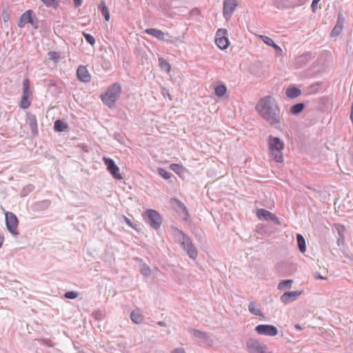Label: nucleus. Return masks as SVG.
<instances>
[{"label": "nucleus", "instance_id": "obj_1", "mask_svg": "<svg viewBox=\"0 0 353 353\" xmlns=\"http://www.w3.org/2000/svg\"><path fill=\"white\" fill-rule=\"evenodd\" d=\"M256 112L270 125L279 128L281 123V114L276 100L271 96L261 98L255 106Z\"/></svg>", "mask_w": 353, "mask_h": 353}, {"label": "nucleus", "instance_id": "obj_2", "mask_svg": "<svg viewBox=\"0 0 353 353\" xmlns=\"http://www.w3.org/2000/svg\"><path fill=\"white\" fill-rule=\"evenodd\" d=\"M173 234L176 241L178 242L185 250H186L189 256L191 259H195L197 256L198 252L196 248L192 245L188 237L185 236L183 232L177 229L174 230Z\"/></svg>", "mask_w": 353, "mask_h": 353}, {"label": "nucleus", "instance_id": "obj_3", "mask_svg": "<svg viewBox=\"0 0 353 353\" xmlns=\"http://www.w3.org/2000/svg\"><path fill=\"white\" fill-rule=\"evenodd\" d=\"M121 93V85L115 83L107 89L105 93L101 94V100L107 106L112 108L120 97Z\"/></svg>", "mask_w": 353, "mask_h": 353}, {"label": "nucleus", "instance_id": "obj_4", "mask_svg": "<svg viewBox=\"0 0 353 353\" xmlns=\"http://www.w3.org/2000/svg\"><path fill=\"white\" fill-rule=\"evenodd\" d=\"M268 145L271 157L278 163L283 161L282 151L284 148L283 142L278 137L270 136Z\"/></svg>", "mask_w": 353, "mask_h": 353}, {"label": "nucleus", "instance_id": "obj_5", "mask_svg": "<svg viewBox=\"0 0 353 353\" xmlns=\"http://www.w3.org/2000/svg\"><path fill=\"white\" fill-rule=\"evenodd\" d=\"M246 350L249 353H270L264 343L254 339L247 340Z\"/></svg>", "mask_w": 353, "mask_h": 353}, {"label": "nucleus", "instance_id": "obj_6", "mask_svg": "<svg viewBox=\"0 0 353 353\" xmlns=\"http://www.w3.org/2000/svg\"><path fill=\"white\" fill-rule=\"evenodd\" d=\"M6 223L8 231L14 236L19 234L17 227L19 224L16 215L10 212L6 213Z\"/></svg>", "mask_w": 353, "mask_h": 353}, {"label": "nucleus", "instance_id": "obj_7", "mask_svg": "<svg viewBox=\"0 0 353 353\" xmlns=\"http://www.w3.org/2000/svg\"><path fill=\"white\" fill-rule=\"evenodd\" d=\"M216 44L221 49H226L229 45L230 41L228 38V31L226 29H219L216 34Z\"/></svg>", "mask_w": 353, "mask_h": 353}, {"label": "nucleus", "instance_id": "obj_8", "mask_svg": "<svg viewBox=\"0 0 353 353\" xmlns=\"http://www.w3.org/2000/svg\"><path fill=\"white\" fill-rule=\"evenodd\" d=\"M145 214L150 225L156 230L159 228L162 222L160 214L154 210H147Z\"/></svg>", "mask_w": 353, "mask_h": 353}, {"label": "nucleus", "instance_id": "obj_9", "mask_svg": "<svg viewBox=\"0 0 353 353\" xmlns=\"http://www.w3.org/2000/svg\"><path fill=\"white\" fill-rule=\"evenodd\" d=\"M259 334L274 336L278 334L277 328L272 325H259L255 327Z\"/></svg>", "mask_w": 353, "mask_h": 353}, {"label": "nucleus", "instance_id": "obj_10", "mask_svg": "<svg viewBox=\"0 0 353 353\" xmlns=\"http://www.w3.org/2000/svg\"><path fill=\"white\" fill-rule=\"evenodd\" d=\"M103 161L108 168L109 172L112 174L114 178L121 180L123 179L121 174L119 173V167L114 163V161L111 159L103 157Z\"/></svg>", "mask_w": 353, "mask_h": 353}, {"label": "nucleus", "instance_id": "obj_11", "mask_svg": "<svg viewBox=\"0 0 353 353\" xmlns=\"http://www.w3.org/2000/svg\"><path fill=\"white\" fill-rule=\"evenodd\" d=\"M257 217L260 220H271L273 222H274L276 225H280L281 223L279 220V219L276 217V216L270 212L264 210V209H259L256 212Z\"/></svg>", "mask_w": 353, "mask_h": 353}, {"label": "nucleus", "instance_id": "obj_12", "mask_svg": "<svg viewBox=\"0 0 353 353\" xmlns=\"http://www.w3.org/2000/svg\"><path fill=\"white\" fill-rule=\"evenodd\" d=\"M302 291H292L285 292L280 297L281 301L285 305L292 303L296 300L299 296L302 294Z\"/></svg>", "mask_w": 353, "mask_h": 353}, {"label": "nucleus", "instance_id": "obj_13", "mask_svg": "<svg viewBox=\"0 0 353 353\" xmlns=\"http://www.w3.org/2000/svg\"><path fill=\"white\" fill-rule=\"evenodd\" d=\"M237 6L238 4L236 1H224L223 14L226 21L230 20L233 11Z\"/></svg>", "mask_w": 353, "mask_h": 353}, {"label": "nucleus", "instance_id": "obj_14", "mask_svg": "<svg viewBox=\"0 0 353 353\" xmlns=\"http://www.w3.org/2000/svg\"><path fill=\"white\" fill-rule=\"evenodd\" d=\"M344 18L341 12L338 14L337 21L330 33L331 37L338 36L343 29Z\"/></svg>", "mask_w": 353, "mask_h": 353}, {"label": "nucleus", "instance_id": "obj_15", "mask_svg": "<svg viewBox=\"0 0 353 353\" xmlns=\"http://www.w3.org/2000/svg\"><path fill=\"white\" fill-rule=\"evenodd\" d=\"M145 32L147 34L152 35L159 40L169 41V40L166 38L168 36V34L164 33L163 31L160 30L156 28H148L146 29Z\"/></svg>", "mask_w": 353, "mask_h": 353}, {"label": "nucleus", "instance_id": "obj_16", "mask_svg": "<svg viewBox=\"0 0 353 353\" xmlns=\"http://www.w3.org/2000/svg\"><path fill=\"white\" fill-rule=\"evenodd\" d=\"M32 11L31 10H27L26 12H24L18 23V26L21 28H22L26 23H31L33 25V20L32 18Z\"/></svg>", "mask_w": 353, "mask_h": 353}, {"label": "nucleus", "instance_id": "obj_17", "mask_svg": "<svg viewBox=\"0 0 353 353\" xmlns=\"http://www.w3.org/2000/svg\"><path fill=\"white\" fill-rule=\"evenodd\" d=\"M79 79L83 82H89L91 77L85 66H79L77 71Z\"/></svg>", "mask_w": 353, "mask_h": 353}, {"label": "nucleus", "instance_id": "obj_18", "mask_svg": "<svg viewBox=\"0 0 353 353\" xmlns=\"http://www.w3.org/2000/svg\"><path fill=\"white\" fill-rule=\"evenodd\" d=\"M27 118H28V122L30 126L32 133L34 134L37 135L38 133V130H37V119H36L35 116L28 114L27 115Z\"/></svg>", "mask_w": 353, "mask_h": 353}, {"label": "nucleus", "instance_id": "obj_19", "mask_svg": "<svg viewBox=\"0 0 353 353\" xmlns=\"http://www.w3.org/2000/svg\"><path fill=\"white\" fill-rule=\"evenodd\" d=\"M311 59V54L310 53H305L300 57L296 58V65L298 68H301L304 65L309 59Z\"/></svg>", "mask_w": 353, "mask_h": 353}, {"label": "nucleus", "instance_id": "obj_20", "mask_svg": "<svg viewBox=\"0 0 353 353\" xmlns=\"http://www.w3.org/2000/svg\"><path fill=\"white\" fill-rule=\"evenodd\" d=\"M301 93V90L295 87H289L285 92L287 97L291 99L299 97Z\"/></svg>", "mask_w": 353, "mask_h": 353}, {"label": "nucleus", "instance_id": "obj_21", "mask_svg": "<svg viewBox=\"0 0 353 353\" xmlns=\"http://www.w3.org/2000/svg\"><path fill=\"white\" fill-rule=\"evenodd\" d=\"M131 320L136 324H140L143 321V316L139 310H134L130 314Z\"/></svg>", "mask_w": 353, "mask_h": 353}, {"label": "nucleus", "instance_id": "obj_22", "mask_svg": "<svg viewBox=\"0 0 353 353\" xmlns=\"http://www.w3.org/2000/svg\"><path fill=\"white\" fill-rule=\"evenodd\" d=\"M214 92L216 97H223L227 92L226 86L223 83L219 84L214 88Z\"/></svg>", "mask_w": 353, "mask_h": 353}, {"label": "nucleus", "instance_id": "obj_23", "mask_svg": "<svg viewBox=\"0 0 353 353\" xmlns=\"http://www.w3.org/2000/svg\"><path fill=\"white\" fill-rule=\"evenodd\" d=\"M200 343H203L209 347L212 345L213 340L206 333L200 332Z\"/></svg>", "mask_w": 353, "mask_h": 353}, {"label": "nucleus", "instance_id": "obj_24", "mask_svg": "<svg viewBox=\"0 0 353 353\" xmlns=\"http://www.w3.org/2000/svg\"><path fill=\"white\" fill-rule=\"evenodd\" d=\"M296 240L299 250L303 253L306 250L305 241L301 234H297Z\"/></svg>", "mask_w": 353, "mask_h": 353}, {"label": "nucleus", "instance_id": "obj_25", "mask_svg": "<svg viewBox=\"0 0 353 353\" xmlns=\"http://www.w3.org/2000/svg\"><path fill=\"white\" fill-rule=\"evenodd\" d=\"M172 205L174 206V208L176 209V210L181 211V212H184L185 214H187L186 208L181 201H179L177 199H174L172 200Z\"/></svg>", "mask_w": 353, "mask_h": 353}, {"label": "nucleus", "instance_id": "obj_26", "mask_svg": "<svg viewBox=\"0 0 353 353\" xmlns=\"http://www.w3.org/2000/svg\"><path fill=\"white\" fill-rule=\"evenodd\" d=\"M99 9L101 10V14L104 17L105 21H108L110 20L109 10L103 2H101L99 6Z\"/></svg>", "mask_w": 353, "mask_h": 353}, {"label": "nucleus", "instance_id": "obj_27", "mask_svg": "<svg viewBox=\"0 0 353 353\" xmlns=\"http://www.w3.org/2000/svg\"><path fill=\"white\" fill-rule=\"evenodd\" d=\"M54 128L57 132H63L68 128V125L63 121L57 120L54 123Z\"/></svg>", "mask_w": 353, "mask_h": 353}, {"label": "nucleus", "instance_id": "obj_28", "mask_svg": "<svg viewBox=\"0 0 353 353\" xmlns=\"http://www.w3.org/2000/svg\"><path fill=\"white\" fill-rule=\"evenodd\" d=\"M255 36H256V37L261 39L264 43H265L268 46L272 47L275 43L271 38H270L267 36L257 34H256Z\"/></svg>", "mask_w": 353, "mask_h": 353}, {"label": "nucleus", "instance_id": "obj_29", "mask_svg": "<svg viewBox=\"0 0 353 353\" xmlns=\"http://www.w3.org/2000/svg\"><path fill=\"white\" fill-rule=\"evenodd\" d=\"M248 309H249V311L254 315H256V316L262 315L260 309L257 307V305L255 303H250L248 305Z\"/></svg>", "mask_w": 353, "mask_h": 353}, {"label": "nucleus", "instance_id": "obj_30", "mask_svg": "<svg viewBox=\"0 0 353 353\" xmlns=\"http://www.w3.org/2000/svg\"><path fill=\"white\" fill-rule=\"evenodd\" d=\"M293 281L291 279L283 280L281 281L278 285V290H284L286 288H290Z\"/></svg>", "mask_w": 353, "mask_h": 353}, {"label": "nucleus", "instance_id": "obj_31", "mask_svg": "<svg viewBox=\"0 0 353 353\" xmlns=\"http://www.w3.org/2000/svg\"><path fill=\"white\" fill-rule=\"evenodd\" d=\"M304 108V104L302 103H296L292 105L290 108V112L293 114L300 113Z\"/></svg>", "mask_w": 353, "mask_h": 353}, {"label": "nucleus", "instance_id": "obj_32", "mask_svg": "<svg viewBox=\"0 0 353 353\" xmlns=\"http://www.w3.org/2000/svg\"><path fill=\"white\" fill-rule=\"evenodd\" d=\"M288 2L289 1H274V6L279 10L292 8L294 6V5L285 3Z\"/></svg>", "mask_w": 353, "mask_h": 353}, {"label": "nucleus", "instance_id": "obj_33", "mask_svg": "<svg viewBox=\"0 0 353 353\" xmlns=\"http://www.w3.org/2000/svg\"><path fill=\"white\" fill-rule=\"evenodd\" d=\"M30 94L29 80L26 79L23 81V95L29 97Z\"/></svg>", "mask_w": 353, "mask_h": 353}, {"label": "nucleus", "instance_id": "obj_34", "mask_svg": "<svg viewBox=\"0 0 353 353\" xmlns=\"http://www.w3.org/2000/svg\"><path fill=\"white\" fill-rule=\"evenodd\" d=\"M141 272L145 277H148L151 275L152 270L148 265L143 264L141 266Z\"/></svg>", "mask_w": 353, "mask_h": 353}, {"label": "nucleus", "instance_id": "obj_35", "mask_svg": "<svg viewBox=\"0 0 353 353\" xmlns=\"http://www.w3.org/2000/svg\"><path fill=\"white\" fill-rule=\"evenodd\" d=\"M159 65L161 68L163 70H165L167 72H169L170 71L171 67L168 61L164 60L163 58H159Z\"/></svg>", "mask_w": 353, "mask_h": 353}, {"label": "nucleus", "instance_id": "obj_36", "mask_svg": "<svg viewBox=\"0 0 353 353\" xmlns=\"http://www.w3.org/2000/svg\"><path fill=\"white\" fill-rule=\"evenodd\" d=\"M49 59L57 63L60 59V54L56 52L51 51L48 53Z\"/></svg>", "mask_w": 353, "mask_h": 353}, {"label": "nucleus", "instance_id": "obj_37", "mask_svg": "<svg viewBox=\"0 0 353 353\" xmlns=\"http://www.w3.org/2000/svg\"><path fill=\"white\" fill-rule=\"evenodd\" d=\"M28 97H28V96H23V95L22 96L21 103H20L21 108H22L23 109H26L30 106V103L28 100Z\"/></svg>", "mask_w": 353, "mask_h": 353}, {"label": "nucleus", "instance_id": "obj_38", "mask_svg": "<svg viewBox=\"0 0 353 353\" xmlns=\"http://www.w3.org/2000/svg\"><path fill=\"white\" fill-rule=\"evenodd\" d=\"M159 174L165 179H170L172 175V173L161 168L159 170Z\"/></svg>", "mask_w": 353, "mask_h": 353}, {"label": "nucleus", "instance_id": "obj_39", "mask_svg": "<svg viewBox=\"0 0 353 353\" xmlns=\"http://www.w3.org/2000/svg\"><path fill=\"white\" fill-rule=\"evenodd\" d=\"M83 34L87 42H88L90 45L94 46L95 43V39L90 34L85 32Z\"/></svg>", "mask_w": 353, "mask_h": 353}, {"label": "nucleus", "instance_id": "obj_40", "mask_svg": "<svg viewBox=\"0 0 353 353\" xmlns=\"http://www.w3.org/2000/svg\"><path fill=\"white\" fill-rule=\"evenodd\" d=\"M64 296L68 299H74L78 296V293L74 291H69L65 293Z\"/></svg>", "mask_w": 353, "mask_h": 353}, {"label": "nucleus", "instance_id": "obj_41", "mask_svg": "<svg viewBox=\"0 0 353 353\" xmlns=\"http://www.w3.org/2000/svg\"><path fill=\"white\" fill-rule=\"evenodd\" d=\"M46 6L56 9L59 6L58 1H43Z\"/></svg>", "mask_w": 353, "mask_h": 353}, {"label": "nucleus", "instance_id": "obj_42", "mask_svg": "<svg viewBox=\"0 0 353 353\" xmlns=\"http://www.w3.org/2000/svg\"><path fill=\"white\" fill-rule=\"evenodd\" d=\"M272 48L276 50V55H279L282 52V49L276 43L272 46Z\"/></svg>", "mask_w": 353, "mask_h": 353}, {"label": "nucleus", "instance_id": "obj_43", "mask_svg": "<svg viewBox=\"0 0 353 353\" xmlns=\"http://www.w3.org/2000/svg\"><path fill=\"white\" fill-rule=\"evenodd\" d=\"M170 167L174 172H178L181 169V167L177 164H172Z\"/></svg>", "mask_w": 353, "mask_h": 353}, {"label": "nucleus", "instance_id": "obj_44", "mask_svg": "<svg viewBox=\"0 0 353 353\" xmlns=\"http://www.w3.org/2000/svg\"><path fill=\"white\" fill-rule=\"evenodd\" d=\"M171 353H185V352L183 348L179 347L172 351Z\"/></svg>", "mask_w": 353, "mask_h": 353}, {"label": "nucleus", "instance_id": "obj_45", "mask_svg": "<svg viewBox=\"0 0 353 353\" xmlns=\"http://www.w3.org/2000/svg\"><path fill=\"white\" fill-rule=\"evenodd\" d=\"M318 3H319V1H312L311 8H312V10L313 12H315L316 10L317 9Z\"/></svg>", "mask_w": 353, "mask_h": 353}, {"label": "nucleus", "instance_id": "obj_46", "mask_svg": "<svg viewBox=\"0 0 353 353\" xmlns=\"http://www.w3.org/2000/svg\"><path fill=\"white\" fill-rule=\"evenodd\" d=\"M314 278L316 279H323V280H325L327 278L326 277H324L323 276H321L319 273L318 272H316L314 275Z\"/></svg>", "mask_w": 353, "mask_h": 353}, {"label": "nucleus", "instance_id": "obj_47", "mask_svg": "<svg viewBox=\"0 0 353 353\" xmlns=\"http://www.w3.org/2000/svg\"><path fill=\"white\" fill-rule=\"evenodd\" d=\"M123 219H124V220H125V223H126L129 226L132 227V222H131V221H130L128 218H127L126 216H123Z\"/></svg>", "mask_w": 353, "mask_h": 353}, {"label": "nucleus", "instance_id": "obj_48", "mask_svg": "<svg viewBox=\"0 0 353 353\" xmlns=\"http://www.w3.org/2000/svg\"><path fill=\"white\" fill-rule=\"evenodd\" d=\"M2 16H3V21H4L5 22L8 21V20L9 17H8V15L7 14V13L3 12V14H2Z\"/></svg>", "mask_w": 353, "mask_h": 353}, {"label": "nucleus", "instance_id": "obj_49", "mask_svg": "<svg viewBox=\"0 0 353 353\" xmlns=\"http://www.w3.org/2000/svg\"><path fill=\"white\" fill-rule=\"evenodd\" d=\"M81 4V1H74V5H75V7L77 8V7H79Z\"/></svg>", "mask_w": 353, "mask_h": 353}, {"label": "nucleus", "instance_id": "obj_50", "mask_svg": "<svg viewBox=\"0 0 353 353\" xmlns=\"http://www.w3.org/2000/svg\"><path fill=\"white\" fill-rule=\"evenodd\" d=\"M158 324L161 326H165V323L163 321H159Z\"/></svg>", "mask_w": 353, "mask_h": 353}, {"label": "nucleus", "instance_id": "obj_51", "mask_svg": "<svg viewBox=\"0 0 353 353\" xmlns=\"http://www.w3.org/2000/svg\"><path fill=\"white\" fill-rule=\"evenodd\" d=\"M3 238L0 235V248L2 245Z\"/></svg>", "mask_w": 353, "mask_h": 353}, {"label": "nucleus", "instance_id": "obj_52", "mask_svg": "<svg viewBox=\"0 0 353 353\" xmlns=\"http://www.w3.org/2000/svg\"><path fill=\"white\" fill-rule=\"evenodd\" d=\"M295 327H296V329L301 330V327H300L299 325H295Z\"/></svg>", "mask_w": 353, "mask_h": 353}, {"label": "nucleus", "instance_id": "obj_53", "mask_svg": "<svg viewBox=\"0 0 353 353\" xmlns=\"http://www.w3.org/2000/svg\"><path fill=\"white\" fill-rule=\"evenodd\" d=\"M343 231V228H342V230H339V233L340 235H341V232Z\"/></svg>", "mask_w": 353, "mask_h": 353}, {"label": "nucleus", "instance_id": "obj_54", "mask_svg": "<svg viewBox=\"0 0 353 353\" xmlns=\"http://www.w3.org/2000/svg\"><path fill=\"white\" fill-rule=\"evenodd\" d=\"M343 231V228H342V230H339V233L340 235H341V232Z\"/></svg>", "mask_w": 353, "mask_h": 353}, {"label": "nucleus", "instance_id": "obj_55", "mask_svg": "<svg viewBox=\"0 0 353 353\" xmlns=\"http://www.w3.org/2000/svg\"><path fill=\"white\" fill-rule=\"evenodd\" d=\"M168 97H169L170 99L171 100V99H172V98H171L170 94H168Z\"/></svg>", "mask_w": 353, "mask_h": 353}, {"label": "nucleus", "instance_id": "obj_56", "mask_svg": "<svg viewBox=\"0 0 353 353\" xmlns=\"http://www.w3.org/2000/svg\"><path fill=\"white\" fill-rule=\"evenodd\" d=\"M194 334H196V333L197 332V331L196 330H194Z\"/></svg>", "mask_w": 353, "mask_h": 353}]
</instances>
